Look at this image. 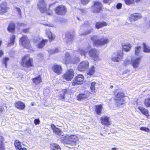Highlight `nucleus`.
Masks as SVG:
<instances>
[{
  "label": "nucleus",
  "instance_id": "nucleus-8",
  "mask_svg": "<svg viewBox=\"0 0 150 150\" xmlns=\"http://www.w3.org/2000/svg\"><path fill=\"white\" fill-rule=\"evenodd\" d=\"M55 13L58 15L63 16L66 14L67 12L66 7L63 5L58 6L55 8Z\"/></svg>",
  "mask_w": 150,
  "mask_h": 150
},
{
  "label": "nucleus",
  "instance_id": "nucleus-20",
  "mask_svg": "<svg viewBox=\"0 0 150 150\" xmlns=\"http://www.w3.org/2000/svg\"><path fill=\"white\" fill-rule=\"evenodd\" d=\"M32 80L33 83L35 85H39L42 81L41 76L40 75L33 78L32 79Z\"/></svg>",
  "mask_w": 150,
  "mask_h": 150
},
{
  "label": "nucleus",
  "instance_id": "nucleus-2",
  "mask_svg": "<svg viewBox=\"0 0 150 150\" xmlns=\"http://www.w3.org/2000/svg\"><path fill=\"white\" fill-rule=\"evenodd\" d=\"M64 138L62 139V142L65 145H68L67 147L72 146L76 145L77 142L79 140V138L76 135H71L69 136L66 134Z\"/></svg>",
  "mask_w": 150,
  "mask_h": 150
},
{
  "label": "nucleus",
  "instance_id": "nucleus-14",
  "mask_svg": "<svg viewBox=\"0 0 150 150\" xmlns=\"http://www.w3.org/2000/svg\"><path fill=\"white\" fill-rule=\"evenodd\" d=\"M90 92L87 91L86 94L85 93H80L76 96V99L78 101H81L85 100L88 98L90 96Z\"/></svg>",
  "mask_w": 150,
  "mask_h": 150
},
{
  "label": "nucleus",
  "instance_id": "nucleus-16",
  "mask_svg": "<svg viewBox=\"0 0 150 150\" xmlns=\"http://www.w3.org/2000/svg\"><path fill=\"white\" fill-rule=\"evenodd\" d=\"M142 17L141 14L139 13H134L131 14L129 18L131 21H134Z\"/></svg>",
  "mask_w": 150,
  "mask_h": 150
},
{
  "label": "nucleus",
  "instance_id": "nucleus-28",
  "mask_svg": "<svg viewBox=\"0 0 150 150\" xmlns=\"http://www.w3.org/2000/svg\"><path fill=\"white\" fill-rule=\"evenodd\" d=\"M50 147L52 150H61L60 146L56 143H51L50 144Z\"/></svg>",
  "mask_w": 150,
  "mask_h": 150
},
{
  "label": "nucleus",
  "instance_id": "nucleus-21",
  "mask_svg": "<svg viewBox=\"0 0 150 150\" xmlns=\"http://www.w3.org/2000/svg\"><path fill=\"white\" fill-rule=\"evenodd\" d=\"M7 30L9 32L14 33L16 30L15 24L13 22H11L7 27Z\"/></svg>",
  "mask_w": 150,
  "mask_h": 150
},
{
  "label": "nucleus",
  "instance_id": "nucleus-38",
  "mask_svg": "<svg viewBox=\"0 0 150 150\" xmlns=\"http://www.w3.org/2000/svg\"><path fill=\"white\" fill-rule=\"evenodd\" d=\"M46 34L47 35V37L50 41H52L54 39L55 37L53 35L52 33L50 31H47Z\"/></svg>",
  "mask_w": 150,
  "mask_h": 150
},
{
  "label": "nucleus",
  "instance_id": "nucleus-53",
  "mask_svg": "<svg viewBox=\"0 0 150 150\" xmlns=\"http://www.w3.org/2000/svg\"><path fill=\"white\" fill-rule=\"evenodd\" d=\"M120 101H122V102L121 103V102H119L118 101V102H117L118 103V105H122V104H123V100H119Z\"/></svg>",
  "mask_w": 150,
  "mask_h": 150
},
{
  "label": "nucleus",
  "instance_id": "nucleus-7",
  "mask_svg": "<svg viewBox=\"0 0 150 150\" xmlns=\"http://www.w3.org/2000/svg\"><path fill=\"white\" fill-rule=\"evenodd\" d=\"M84 77L81 74H79L74 77L71 82L73 86H75L79 85L82 84L84 81Z\"/></svg>",
  "mask_w": 150,
  "mask_h": 150
},
{
  "label": "nucleus",
  "instance_id": "nucleus-12",
  "mask_svg": "<svg viewBox=\"0 0 150 150\" xmlns=\"http://www.w3.org/2000/svg\"><path fill=\"white\" fill-rule=\"evenodd\" d=\"M89 66V63L87 61H83L81 62L78 67V69L79 71H83L87 69Z\"/></svg>",
  "mask_w": 150,
  "mask_h": 150
},
{
  "label": "nucleus",
  "instance_id": "nucleus-3",
  "mask_svg": "<svg viewBox=\"0 0 150 150\" xmlns=\"http://www.w3.org/2000/svg\"><path fill=\"white\" fill-rule=\"evenodd\" d=\"M52 5V4H49L48 7L47 8V4L45 0H39L37 4L38 8L41 13H45L50 15L51 14L50 8Z\"/></svg>",
  "mask_w": 150,
  "mask_h": 150
},
{
  "label": "nucleus",
  "instance_id": "nucleus-18",
  "mask_svg": "<svg viewBox=\"0 0 150 150\" xmlns=\"http://www.w3.org/2000/svg\"><path fill=\"white\" fill-rule=\"evenodd\" d=\"M14 105L16 108L20 110H24L25 107V104L20 101H16L14 103Z\"/></svg>",
  "mask_w": 150,
  "mask_h": 150
},
{
  "label": "nucleus",
  "instance_id": "nucleus-9",
  "mask_svg": "<svg viewBox=\"0 0 150 150\" xmlns=\"http://www.w3.org/2000/svg\"><path fill=\"white\" fill-rule=\"evenodd\" d=\"M74 72L72 69L67 70L66 72L63 74V78L67 81H71L74 77Z\"/></svg>",
  "mask_w": 150,
  "mask_h": 150
},
{
  "label": "nucleus",
  "instance_id": "nucleus-22",
  "mask_svg": "<svg viewBox=\"0 0 150 150\" xmlns=\"http://www.w3.org/2000/svg\"><path fill=\"white\" fill-rule=\"evenodd\" d=\"M108 25L107 23L105 21L96 22L95 27L97 29H98Z\"/></svg>",
  "mask_w": 150,
  "mask_h": 150
},
{
  "label": "nucleus",
  "instance_id": "nucleus-51",
  "mask_svg": "<svg viewBox=\"0 0 150 150\" xmlns=\"http://www.w3.org/2000/svg\"><path fill=\"white\" fill-rule=\"evenodd\" d=\"M129 60L125 61L124 62V65L125 66H126L127 65L129 64Z\"/></svg>",
  "mask_w": 150,
  "mask_h": 150
},
{
  "label": "nucleus",
  "instance_id": "nucleus-1",
  "mask_svg": "<svg viewBox=\"0 0 150 150\" xmlns=\"http://www.w3.org/2000/svg\"><path fill=\"white\" fill-rule=\"evenodd\" d=\"M20 64L22 67L26 68L33 67L34 66L33 59L30 57L29 54H25L22 57Z\"/></svg>",
  "mask_w": 150,
  "mask_h": 150
},
{
  "label": "nucleus",
  "instance_id": "nucleus-31",
  "mask_svg": "<svg viewBox=\"0 0 150 150\" xmlns=\"http://www.w3.org/2000/svg\"><path fill=\"white\" fill-rule=\"evenodd\" d=\"M122 49L125 52H128L131 49L132 46L129 43L126 44L122 45Z\"/></svg>",
  "mask_w": 150,
  "mask_h": 150
},
{
  "label": "nucleus",
  "instance_id": "nucleus-60",
  "mask_svg": "<svg viewBox=\"0 0 150 150\" xmlns=\"http://www.w3.org/2000/svg\"><path fill=\"white\" fill-rule=\"evenodd\" d=\"M141 0H135V2L137 3L139 2Z\"/></svg>",
  "mask_w": 150,
  "mask_h": 150
},
{
  "label": "nucleus",
  "instance_id": "nucleus-56",
  "mask_svg": "<svg viewBox=\"0 0 150 150\" xmlns=\"http://www.w3.org/2000/svg\"><path fill=\"white\" fill-rule=\"evenodd\" d=\"M66 35L67 37H68L69 35H70L71 38H73V36H72L71 35V34L70 33H67L66 34Z\"/></svg>",
  "mask_w": 150,
  "mask_h": 150
},
{
  "label": "nucleus",
  "instance_id": "nucleus-23",
  "mask_svg": "<svg viewBox=\"0 0 150 150\" xmlns=\"http://www.w3.org/2000/svg\"><path fill=\"white\" fill-rule=\"evenodd\" d=\"M48 42V40L46 39H42L37 45V47L38 49H42Z\"/></svg>",
  "mask_w": 150,
  "mask_h": 150
},
{
  "label": "nucleus",
  "instance_id": "nucleus-58",
  "mask_svg": "<svg viewBox=\"0 0 150 150\" xmlns=\"http://www.w3.org/2000/svg\"><path fill=\"white\" fill-rule=\"evenodd\" d=\"M59 52V50H58V49L57 48L55 49L54 52L56 53L58 52Z\"/></svg>",
  "mask_w": 150,
  "mask_h": 150
},
{
  "label": "nucleus",
  "instance_id": "nucleus-57",
  "mask_svg": "<svg viewBox=\"0 0 150 150\" xmlns=\"http://www.w3.org/2000/svg\"><path fill=\"white\" fill-rule=\"evenodd\" d=\"M4 108H3L0 107V113L2 112L3 111Z\"/></svg>",
  "mask_w": 150,
  "mask_h": 150
},
{
  "label": "nucleus",
  "instance_id": "nucleus-61",
  "mask_svg": "<svg viewBox=\"0 0 150 150\" xmlns=\"http://www.w3.org/2000/svg\"><path fill=\"white\" fill-rule=\"evenodd\" d=\"M37 42V40H36L34 39L33 40V42L35 43Z\"/></svg>",
  "mask_w": 150,
  "mask_h": 150
},
{
  "label": "nucleus",
  "instance_id": "nucleus-25",
  "mask_svg": "<svg viewBox=\"0 0 150 150\" xmlns=\"http://www.w3.org/2000/svg\"><path fill=\"white\" fill-rule=\"evenodd\" d=\"M140 60V57L137 58L134 60H132V65L133 67L134 68H137L138 67Z\"/></svg>",
  "mask_w": 150,
  "mask_h": 150
},
{
  "label": "nucleus",
  "instance_id": "nucleus-44",
  "mask_svg": "<svg viewBox=\"0 0 150 150\" xmlns=\"http://www.w3.org/2000/svg\"><path fill=\"white\" fill-rule=\"evenodd\" d=\"M81 3L83 5H86L91 0H80Z\"/></svg>",
  "mask_w": 150,
  "mask_h": 150
},
{
  "label": "nucleus",
  "instance_id": "nucleus-54",
  "mask_svg": "<svg viewBox=\"0 0 150 150\" xmlns=\"http://www.w3.org/2000/svg\"><path fill=\"white\" fill-rule=\"evenodd\" d=\"M4 54V52L2 50H0V57H1Z\"/></svg>",
  "mask_w": 150,
  "mask_h": 150
},
{
  "label": "nucleus",
  "instance_id": "nucleus-35",
  "mask_svg": "<svg viewBox=\"0 0 150 150\" xmlns=\"http://www.w3.org/2000/svg\"><path fill=\"white\" fill-rule=\"evenodd\" d=\"M142 49V47L140 46H137L134 48V53L136 56H138L140 52Z\"/></svg>",
  "mask_w": 150,
  "mask_h": 150
},
{
  "label": "nucleus",
  "instance_id": "nucleus-5",
  "mask_svg": "<svg viewBox=\"0 0 150 150\" xmlns=\"http://www.w3.org/2000/svg\"><path fill=\"white\" fill-rule=\"evenodd\" d=\"M19 43L24 48L32 50L33 48L31 45L30 40L27 37L24 35H23L20 38Z\"/></svg>",
  "mask_w": 150,
  "mask_h": 150
},
{
  "label": "nucleus",
  "instance_id": "nucleus-48",
  "mask_svg": "<svg viewBox=\"0 0 150 150\" xmlns=\"http://www.w3.org/2000/svg\"><path fill=\"white\" fill-rule=\"evenodd\" d=\"M116 8L117 9H119L121 8L122 4L121 3H117L116 5Z\"/></svg>",
  "mask_w": 150,
  "mask_h": 150
},
{
  "label": "nucleus",
  "instance_id": "nucleus-39",
  "mask_svg": "<svg viewBox=\"0 0 150 150\" xmlns=\"http://www.w3.org/2000/svg\"><path fill=\"white\" fill-rule=\"evenodd\" d=\"M144 104L146 107H150V97L144 100Z\"/></svg>",
  "mask_w": 150,
  "mask_h": 150
},
{
  "label": "nucleus",
  "instance_id": "nucleus-40",
  "mask_svg": "<svg viewBox=\"0 0 150 150\" xmlns=\"http://www.w3.org/2000/svg\"><path fill=\"white\" fill-rule=\"evenodd\" d=\"M125 4L128 5L132 4H134L135 2V0H124Z\"/></svg>",
  "mask_w": 150,
  "mask_h": 150
},
{
  "label": "nucleus",
  "instance_id": "nucleus-24",
  "mask_svg": "<svg viewBox=\"0 0 150 150\" xmlns=\"http://www.w3.org/2000/svg\"><path fill=\"white\" fill-rule=\"evenodd\" d=\"M63 60L65 64H67L69 63L71 61V57L69 52H67L65 53L64 58Z\"/></svg>",
  "mask_w": 150,
  "mask_h": 150
},
{
  "label": "nucleus",
  "instance_id": "nucleus-49",
  "mask_svg": "<svg viewBox=\"0 0 150 150\" xmlns=\"http://www.w3.org/2000/svg\"><path fill=\"white\" fill-rule=\"evenodd\" d=\"M83 25L84 26H87L90 25V23L88 21H86L84 22Z\"/></svg>",
  "mask_w": 150,
  "mask_h": 150
},
{
  "label": "nucleus",
  "instance_id": "nucleus-42",
  "mask_svg": "<svg viewBox=\"0 0 150 150\" xmlns=\"http://www.w3.org/2000/svg\"><path fill=\"white\" fill-rule=\"evenodd\" d=\"M9 60V58L8 57H5L3 58L2 63L4 64L6 67H7V62Z\"/></svg>",
  "mask_w": 150,
  "mask_h": 150
},
{
  "label": "nucleus",
  "instance_id": "nucleus-36",
  "mask_svg": "<svg viewBox=\"0 0 150 150\" xmlns=\"http://www.w3.org/2000/svg\"><path fill=\"white\" fill-rule=\"evenodd\" d=\"M15 38L16 36L14 35H12L11 36L10 38V42L8 44V46L13 45L14 44Z\"/></svg>",
  "mask_w": 150,
  "mask_h": 150
},
{
  "label": "nucleus",
  "instance_id": "nucleus-55",
  "mask_svg": "<svg viewBox=\"0 0 150 150\" xmlns=\"http://www.w3.org/2000/svg\"><path fill=\"white\" fill-rule=\"evenodd\" d=\"M18 150H27V149L25 147H21Z\"/></svg>",
  "mask_w": 150,
  "mask_h": 150
},
{
  "label": "nucleus",
  "instance_id": "nucleus-26",
  "mask_svg": "<svg viewBox=\"0 0 150 150\" xmlns=\"http://www.w3.org/2000/svg\"><path fill=\"white\" fill-rule=\"evenodd\" d=\"M95 111L96 114L98 115H100L102 114V111L103 109V105L102 104H100L95 105Z\"/></svg>",
  "mask_w": 150,
  "mask_h": 150
},
{
  "label": "nucleus",
  "instance_id": "nucleus-62",
  "mask_svg": "<svg viewBox=\"0 0 150 150\" xmlns=\"http://www.w3.org/2000/svg\"><path fill=\"white\" fill-rule=\"evenodd\" d=\"M21 26L25 27V25L24 24H21Z\"/></svg>",
  "mask_w": 150,
  "mask_h": 150
},
{
  "label": "nucleus",
  "instance_id": "nucleus-50",
  "mask_svg": "<svg viewBox=\"0 0 150 150\" xmlns=\"http://www.w3.org/2000/svg\"><path fill=\"white\" fill-rule=\"evenodd\" d=\"M29 28L24 29L22 30V31L24 33H27L29 32Z\"/></svg>",
  "mask_w": 150,
  "mask_h": 150
},
{
  "label": "nucleus",
  "instance_id": "nucleus-63",
  "mask_svg": "<svg viewBox=\"0 0 150 150\" xmlns=\"http://www.w3.org/2000/svg\"><path fill=\"white\" fill-rule=\"evenodd\" d=\"M1 0H0V1H1Z\"/></svg>",
  "mask_w": 150,
  "mask_h": 150
},
{
  "label": "nucleus",
  "instance_id": "nucleus-17",
  "mask_svg": "<svg viewBox=\"0 0 150 150\" xmlns=\"http://www.w3.org/2000/svg\"><path fill=\"white\" fill-rule=\"evenodd\" d=\"M124 53L121 51H118L116 57H113L112 58V60L114 62H118L120 60L122 59Z\"/></svg>",
  "mask_w": 150,
  "mask_h": 150
},
{
  "label": "nucleus",
  "instance_id": "nucleus-45",
  "mask_svg": "<svg viewBox=\"0 0 150 150\" xmlns=\"http://www.w3.org/2000/svg\"><path fill=\"white\" fill-rule=\"evenodd\" d=\"M92 29H91L85 31L84 33H83L82 35H86L90 34L92 31Z\"/></svg>",
  "mask_w": 150,
  "mask_h": 150
},
{
  "label": "nucleus",
  "instance_id": "nucleus-27",
  "mask_svg": "<svg viewBox=\"0 0 150 150\" xmlns=\"http://www.w3.org/2000/svg\"><path fill=\"white\" fill-rule=\"evenodd\" d=\"M5 139L2 136H0V150H6L4 142Z\"/></svg>",
  "mask_w": 150,
  "mask_h": 150
},
{
  "label": "nucleus",
  "instance_id": "nucleus-37",
  "mask_svg": "<svg viewBox=\"0 0 150 150\" xmlns=\"http://www.w3.org/2000/svg\"><path fill=\"white\" fill-rule=\"evenodd\" d=\"M96 83V82L94 81L92 82L91 84L90 90L92 93H96V88L95 86Z\"/></svg>",
  "mask_w": 150,
  "mask_h": 150
},
{
  "label": "nucleus",
  "instance_id": "nucleus-29",
  "mask_svg": "<svg viewBox=\"0 0 150 150\" xmlns=\"http://www.w3.org/2000/svg\"><path fill=\"white\" fill-rule=\"evenodd\" d=\"M138 109L141 111L142 114L147 117L149 116L148 110L146 109L145 108L142 107H138Z\"/></svg>",
  "mask_w": 150,
  "mask_h": 150
},
{
  "label": "nucleus",
  "instance_id": "nucleus-32",
  "mask_svg": "<svg viewBox=\"0 0 150 150\" xmlns=\"http://www.w3.org/2000/svg\"><path fill=\"white\" fill-rule=\"evenodd\" d=\"M63 94H60L59 96V99L60 100H64L65 98V94L67 93L68 90L67 89H62V90Z\"/></svg>",
  "mask_w": 150,
  "mask_h": 150
},
{
  "label": "nucleus",
  "instance_id": "nucleus-13",
  "mask_svg": "<svg viewBox=\"0 0 150 150\" xmlns=\"http://www.w3.org/2000/svg\"><path fill=\"white\" fill-rule=\"evenodd\" d=\"M52 69L57 75H59L62 73V67L61 65L54 64L52 66Z\"/></svg>",
  "mask_w": 150,
  "mask_h": 150
},
{
  "label": "nucleus",
  "instance_id": "nucleus-33",
  "mask_svg": "<svg viewBox=\"0 0 150 150\" xmlns=\"http://www.w3.org/2000/svg\"><path fill=\"white\" fill-rule=\"evenodd\" d=\"M95 68L94 66L91 67L88 71L87 74L90 76L93 75L95 72Z\"/></svg>",
  "mask_w": 150,
  "mask_h": 150
},
{
  "label": "nucleus",
  "instance_id": "nucleus-15",
  "mask_svg": "<svg viewBox=\"0 0 150 150\" xmlns=\"http://www.w3.org/2000/svg\"><path fill=\"white\" fill-rule=\"evenodd\" d=\"M7 3L6 2H3L0 4V14H3L7 11L8 8Z\"/></svg>",
  "mask_w": 150,
  "mask_h": 150
},
{
  "label": "nucleus",
  "instance_id": "nucleus-30",
  "mask_svg": "<svg viewBox=\"0 0 150 150\" xmlns=\"http://www.w3.org/2000/svg\"><path fill=\"white\" fill-rule=\"evenodd\" d=\"M14 145L16 150H18L22 147L21 143L18 139L16 140L14 142Z\"/></svg>",
  "mask_w": 150,
  "mask_h": 150
},
{
  "label": "nucleus",
  "instance_id": "nucleus-10",
  "mask_svg": "<svg viewBox=\"0 0 150 150\" xmlns=\"http://www.w3.org/2000/svg\"><path fill=\"white\" fill-rule=\"evenodd\" d=\"M88 55L94 61H97L100 60L97 51L96 49L93 48L91 49L89 51Z\"/></svg>",
  "mask_w": 150,
  "mask_h": 150
},
{
  "label": "nucleus",
  "instance_id": "nucleus-4",
  "mask_svg": "<svg viewBox=\"0 0 150 150\" xmlns=\"http://www.w3.org/2000/svg\"><path fill=\"white\" fill-rule=\"evenodd\" d=\"M96 35H93L91 37V39L93 42V46H101L108 44L109 40L106 37H103L101 39H97Z\"/></svg>",
  "mask_w": 150,
  "mask_h": 150
},
{
  "label": "nucleus",
  "instance_id": "nucleus-11",
  "mask_svg": "<svg viewBox=\"0 0 150 150\" xmlns=\"http://www.w3.org/2000/svg\"><path fill=\"white\" fill-rule=\"evenodd\" d=\"M100 120L102 125L104 126L109 127L111 124L110 117L106 115L101 117Z\"/></svg>",
  "mask_w": 150,
  "mask_h": 150
},
{
  "label": "nucleus",
  "instance_id": "nucleus-6",
  "mask_svg": "<svg viewBox=\"0 0 150 150\" xmlns=\"http://www.w3.org/2000/svg\"><path fill=\"white\" fill-rule=\"evenodd\" d=\"M102 4L99 1H94L91 7V11L94 13H99L103 10Z\"/></svg>",
  "mask_w": 150,
  "mask_h": 150
},
{
  "label": "nucleus",
  "instance_id": "nucleus-52",
  "mask_svg": "<svg viewBox=\"0 0 150 150\" xmlns=\"http://www.w3.org/2000/svg\"><path fill=\"white\" fill-rule=\"evenodd\" d=\"M16 10L17 11L18 13L20 15H21V10L20 8L18 7H16Z\"/></svg>",
  "mask_w": 150,
  "mask_h": 150
},
{
  "label": "nucleus",
  "instance_id": "nucleus-43",
  "mask_svg": "<svg viewBox=\"0 0 150 150\" xmlns=\"http://www.w3.org/2000/svg\"><path fill=\"white\" fill-rule=\"evenodd\" d=\"M140 130L147 132H150V130L147 127H141L140 128Z\"/></svg>",
  "mask_w": 150,
  "mask_h": 150
},
{
  "label": "nucleus",
  "instance_id": "nucleus-47",
  "mask_svg": "<svg viewBox=\"0 0 150 150\" xmlns=\"http://www.w3.org/2000/svg\"><path fill=\"white\" fill-rule=\"evenodd\" d=\"M34 123L35 125H37L40 124V121L39 119H35L34 120Z\"/></svg>",
  "mask_w": 150,
  "mask_h": 150
},
{
  "label": "nucleus",
  "instance_id": "nucleus-19",
  "mask_svg": "<svg viewBox=\"0 0 150 150\" xmlns=\"http://www.w3.org/2000/svg\"><path fill=\"white\" fill-rule=\"evenodd\" d=\"M50 126L51 129L55 134L59 136H60L62 134V131L59 128L56 127L54 124H51Z\"/></svg>",
  "mask_w": 150,
  "mask_h": 150
},
{
  "label": "nucleus",
  "instance_id": "nucleus-34",
  "mask_svg": "<svg viewBox=\"0 0 150 150\" xmlns=\"http://www.w3.org/2000/svg\"><path fill=\"white\" fill-rule=\"evenodd\" d=\"M143 51L144 52H150V47L148 46L145 43H143Z\"/></svg>",
  "mask_w": 150,
  "mask_h": 150
},
{
  "label": "nucleus",
  "instance_id": "nucleus-46",
  "mask_svg": "<svg viewBox=\"0 0 150 150\" xmlns=\"http://www.w3.org/2000/svg\"><path fill=\"white\" fill-rule=\"evenodd\" d=\"M124 96V94L123 93L118 92L117 94V97L118 98H122Z\"/></svg>",
  "mask_w": 150,
  "mask_h": 150
},
{
  "label": "nucleus",
  "instance_id": "nucleus-59",
  "mask_svg": "<svg viewBox=\"0 0 150 150\" xmlns=\"http://www.w3.org/2000/svg\"><path fill=\"white\" fill-rule=\"evenodd\" d=\"M111 150H117L116 148L114 147L111 149Z\"/></svg>",
  "mask_w": 150,
  "mask_h": 150
},
{
  "label": "nucleus",
  "instance_id": "nucleus-41",
  "mask_svg": "<svg viewBox=\"0 0 150 150\" xmlns=\"http://www.w3.org/2000/svg\"><path fill=\"white\" fill-rule=\"evenodd\" d=\"M78 52L81 55L86 56L87 54V52L85 51L84 50L82 49H79L78 50Z\"/></svg>",
  "mask_w": 150,
  "mask_h": 150
}]
</instances>
